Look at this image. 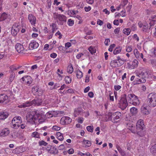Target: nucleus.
<instances>
[{
  "label": "nucleus",
  "instance_id": "obj_1",
  "mask_svg": "<svg viewBox=\"0 0 156 156\" xmlns=\"http://www.w3.org/2000/svg\"><path fill=\"white\" fill-rule=\"evenodd\" d=\"M40 117V114L37 112H32L26 116L27 122L32 124H36L38 122L40 123L43 122L44 119H41Z\"/></svg>",
  "mask_w": 156,
  "mask_h": 156
},
{
  "label": "nucleus",
  "instance_id": "obj_2",
  "mask_svg": "<svg viewBox=\"0 0 156 156\" xmlns=\"http://www.w3.org/2000/svg\"><path fill=\"white\" fill-rule=\"evenodd\" d=\"M149 73L148 71H142L140 73H136V76L140 78H137L136 80V84H139L145 82L146 80L145 79L148 78Z\"/></svg>",
  "mask_w": 156,
  "mask_h": 156
},
{
  "label": "nucleus",
  "instance_id": "obj_3",
  "mask_svg": "<svg viewBox=\"0 0 156 156\" xmlns=\"http://www.w3.org/2000/svg\"><path fill=\"white\" fill-rule=\"evenodd\" d=\"M148 106L150 108H154L156 106V94L151 93L149 94L147 99Z\"/></svg>",
  "mask_w": 156,
  "mask_h": 156
},
{
  "label": "nucleus",
  "instance_id": "obj_4",
  "mask_svg": "<svg viewBox=\"0 0 156 156\" xmlns=\"http://www.w3.org/2000/svg\"><path fill=\"white\" fill-rule=\"evenodd\" d=\"M118 104L119 107L122 110H124L127 107L128 105V103L126 94H124L120 97Z\"/></svg>",
  "mask_w": 156,
  "mask_h": 156
},
{
  "label": "nucleus",
  "instance_id": "obj_5",
  "mask_svg": "<svg viewBox=\"0 0 156 156\" xmlns=\"http://www.w3.org/2000/svg\"><path fill=\"white\" fill-rule=\"evenodd\" d=\"M53 17L55 20H57L58 24L60 25H63L66 21L67 18L63 15L55 12L53 13Z\"/></svg>",
  "mask_w": 156,
  "mask_h": 156
},
{
  "label": "nucleus",
  "instance_id": "obj_6",
  "mask_svg": "<svg viewBox=\"0 0 156 156\" xmlns=\"http://www.w3.org/2000/svg\"><path fill=\"white\" fill-rule=\"evenodd\" d=\"M127 98L129 102L134 105H137L140 103V102L138 100L137 96L134 94H128Z\"/></svg>",
  "mask_w": 156,
  "mask_h": 156
},
{
  "label": "nucleus",
  "instance_id": "obj_7",
  "mask_svg": "<svg viewBox=\"0 0 156 156\" xmlns=\"http://www.w3.org/2000/svg\"><path fill=\"white\" fill-rule=\"evenodd\" d=\"M121 115V113L119 112L111 113L109 115V118L112 122H117L120 119Z\"/></svg>",
  "mask_w": 156,
  "mask_h": 156
},
{
  "label": "nucleus",
  "instance_id": "obj_8",
  "mask_svg": "<svg viewBox=\"0 0 156 156\" xmlns=\"http://www.w3.org/2000/svg\"><path fill=\"white\" fill-rule=\"evenodd\" d=\"M72 121L71 119L68 116H63L60 120L61 124L63 125H66L70 123Z\"/></svg>",
  "mask_w": 156,
  "mask_h": 156
},
{
  "label": "nucleus",
  "instance_id": "obj_9",
  "mask_svg": "<svg viewBox=\"0 0 156 156\" xmlns=\"http://www.w3.org/2000/svg\"><path fill=\"white\" fill-rule=\"evenodd\" d=\"M48 152L50 154H56L58 153L57 149L55 147L49 145L46 148Z\"/></svg>",
  "mask_w": 156,
  "mask_h": 156
},
{
  "label": "nucleus",
  "instance_id": "obj_10",
  "mask_svg": "<svg viewBox=\"0 0 156 156\" xmlns=\"http://www.w3.org/2000/svg\"><path fill=\"white\" fill-rule=\"evenodd\" d=\"M15 48L19 53H23L25 52V48L23 45L20 43H17L15 46Z\"/></svg>",
  "mask_w": 156,
  "mask_h": 156
},
{
  "label": "nucleus",
  "instance_id": "obj_11",
  "mask_svg": "<svg viewBox=\"0 0 156 156\" xmlns=\"http://www.w3.org/2000/svg\"><path fill=\"white\" fill-rule=\"evenodd\" d=\"M9 101L8 98L5 94H0V103L6 104Z\"/></svg>",
  "mask_w": 156,
  "mask_h": 156
},
{
  "label": "nucleus",
  "instance_id": "obj_12",
  "mask_svg": "<svg viewBox=\"0 0 156 156\" xmlns=\"http://www.w3.org/2000/svg\"><path fill=\"white\" fill-rule=\"evenodd\" d=\"M20 29V26L13 25L11 30V33L13 36H16L19 32Z\"/></svg>",
  "mask_w": 156,
  "mask_h": 156
},
{
  "label": "nucleus",
  "instance_id": "obj_13",
  "mask_svg": "<svg viewBox=\"0 0 156 156\" xmlns=\"http://www.w3.org/2000/svg\"><path fill=\"white\" fill-rule=\"evenodd\" d=\"M22 122V120L21 117L20 116H15L14 117L12 121V123L13 124L15 127L18 126V125H16L15 123H21Z\"/></svg>",
  "mask_w": 156,
  "mask_h": 156
},
{
  "label": "nucleus",
  "instance_id": "obj_14",
  "mask_svg": "<svg viewBox=\"0 0 156 156\" xmlns=\"http://www.w3.org/2000/svg\"><path fill=\"white\" fill-rule=\"evenodd\" d=\"M31 104L30 106L34 105H35L39 106L41 105L42 103V100L40 98H35L31 101H29Z\"/></svg>",
  "mask_w": 156,
  "mask_h": 156
},
{
  "label": "nucleus",
  "instance_id": "obj_15",
  "mask_svg": "<svg viewBox=\"0 0 156 156\" xmlns=\"http://www.w3.org/2000/svg\"><path fill=\"white\" fill-rule=\"evenodd\" d=\"M39 46V44L36 41H32L29 44V48L30 50H33L34 49L37 48Z\"/></svg>",
  "mask_w": 156,
  "mask_h": 156
},
{
  "label": "nucleus",
  "instance_id": "obj_16",
  "mask_svg": "<svg viewBox=\"0 0 156 156\" xmlns=\"http://www.w3.org/2000/svg\"><path fill=\"white\" fill-rule=\"evenodd\" d=\"M144 125L143 120L141 119L139 120L136 123V129L140 130V129H143Z\"/></svg>",
  "mask_w": 156,
  "mask_h": 156
},
{
  "label": "nucleus",
  "instance_id": "obj_17",
  "mask_svg": "<svg viewBox=\"0 0 156 156\" xmlns=\"http://www.w3.org/2000/svg\"><path fill=\"white\" fill-rule=\"evenodd\" d=\"M9 133V130L7 128H4L0 131V136H5Z\"/></svg>",
  "mask_w": 156,
  "mask_h": 156
},
{
  "label": "nucleus",
  "instance_id": "obj_18",
  "mask_svg": "<svg viewBox=\"0 0 156 156\" xmlns=\"http://www.w3.org/2000/svg\"><path fill=\"white\" fill-rule=\"evenodd\" d=\"M120 62H118L117 60H114L112 61L110 64V66L113 68L119 67L121 65L119 63Z\"/></svg>",
  "mask_w": 156,
  "mask_h": 156
},
{
  "label": "nucleus",
  "instance_id": "obj_19",
  "mask_svg": "<svg viewBox=\"0 0 156 156\" xmlns=\"http://www.w3.org/2000/svg\"><path fill=\"white\" fill-rule=\"evenodd\" d=\"M24 151L23 148L21 147H18L13 150L12 152L14 154H18Z\"/></svg>",
  "mask_w": 156,
  "mask_h": 156
},
{
  "label": "nucleus",
  "instance_id": "obj_20",
  "mask_svg": "<svg viewBox=\"0 0 156 156\" xmlns=\"http://www.w3.org/2000/svg\"><path fill=\"white\" fill-rule=\"evenodd\" d=\"M28 20L31 24L34 25L35 24L36 22L35 17L32 14H29L28 17Z\"/></svg>",
  "mask_w": 156,
  "mask_h": 156
},
{
  "label": "nucleus",
  "instance_id": "obj_21",
  "mask_svg": "<svg viewBox=\"0 0 156 156\" xmlns=\"http://www.w3.org/2000/svg\"><path fill=\"white\" fill-rule=\"evenodd\" d=\"M9 115L8 112H0V119L4 120L7 118Z\"/></svg>",
  "mask_w": 156,
  "mask_h": 156
},
{
  "label": "nucleus",
  "instance_id": "obj_22",
  "mask_svg": "<svg viewBox=\"0 0 156 156\" xmlns=\"http://www.w3.org/2000/svg\"><path fill=\"white\" fill-rule=\"evenodd\" d=\"M134 133H135L136 132L137 134L140 136H142L144 135V132L143 130V129H140V130L136 129V132H133Z\"/></svg>",
  "mask_w": 156,
  "mask_h": 156
},
{
  "label": "nucleus",
  "instance_id": "obj_23",
  "mask_svg": "<svg viewBox=\"0 0 156 156\" xmlns=\"http://www.w3.org/2000/svg\"><path fill=\"white\" fill-rule=\"evenodd\" d=\"M30 104H31L30 102H29V101H27L22 104L19 105L18 107L20 108H25L30 106Z\"/></svg>",
  "mask_w": 156,
  "mask_h": 156
},
{
  "label": "nucleus",
  "instance_id": "obj_24",
  "mask_svg": "<svg viewBox=\"0 0 156 156\" xmlns=\"http://www.w3.org/2000/svg\"><path fill=\"white\" fill-rule=\"evenodd\" d=\"M56 136L57 138L59 140L61 141L63 140V137L62 134L59 132L56 133Z\"/></svg>",
  "mask_w": 156,
  "mask_h": 156
},
{
  "label": "nucleus",
  "instance_id": "obj_25",
  "mask_svg": "<svg viewBox=\"0 0 156 156\" xmlns=\"http://www.w3.org/2000/svg\"><path fill=\"white\" fill-rule=\"evenodd\" d=\"M150 151L153 154L156 155V144L152 146L150 149Z\"/></svg>",
  "mask_w": 156,
  "mask_h": 156
},
{
  "label": "nucleus",
  "instance_id": "obj_26",
  "mask_svg": "<svg viewBox=\"0 0 156 156\" xmlns=\"http://www.w3.org/2000/svg\"><path fill=\"white\" fill-rule=\"evenodd\" d=\"M88 50L91 54H93L96 52L95 48L92 46H91L89 47Z\"/></svg>",
  "mask_w": 156,
  "mask_h": 156
},
{
  "label": "nucleus",
  "instance_id": "obj_27",
  "mask_svg": "<svg viewBox=\"0 0 156 156\" xmlns=\"http://www.w3.org/2000/svg\"><path fill=\"white\" fill-rule=\"evenodd\" d=\"M122 50V48L121 47L116 48L114 50L113 53L115 55H116L120 53Z\"/></svg>",
  "mask_w": 156,
  "mask_h": 156
},
{
  "label": "nucleus",
  "instance_id": "obj_28",
  "mask_svg": "<svg viewBox=\"0 0 156 156\" xmlns=\"http://www.w3.org/2000/svg\"><path fill=\"white\" fill-rule=\"evenodd\" d=\"M141 113L144 115H147L149 113L148 110L145 107H142L141 109Z\"/></svg>",
  "mask_w": 156,
  "mask_h": 156
},
{
  "label": "nucleus",
  "instance_id": "obj_29",
  "mask_svg": "<svg viewBox=\"0 0 156 156\" xmlns=\"http://www.w3.org/2000/svg\"><path fill=\"white\" fill-rule=\"evenodd\" d=\"M32 136L33 137L40 138V134L37 132H34L32 134Z\"/></svg>",
  "mask_w": 156,
  "mask_h": 156
},
{
  "label": "nucleus",
  "instance_id": "obj_30",
  "mask_svg": "<svg viewBox=\"0 0 156 156\" xmlns=\"http://www.w3.org/2000/svg\"><path fill=\"white\" fill-rule=\"evenodd\" d=\"M39 88V87L37 86H34L32 88V92L33 93H34L36 94H37V92H38V90H38Z\"/></svg>",
  "mask_w": 156,
  "mask_h": 156
},
{
  "label": "nucleus",
  "instance_id": "obj_31",
  "mask_svg": "<svg viewBox=\"0 0 156 156\" xmlns=\"http://www.w3.org/2000/svg\"><path fill=\"white\" fill-rule=\"evenodd\" d=\"M83 142L84 144H86L85 147H90L91 145V143L90 141L84 140L83 141Z\"/></svg>",
  "mask_w": 156,
  "mask_h": 156
},
{
  "label": "nucleus",
  "instance_id": "obj_32",
  "mask_svg": "<svg viewBox=\"0 0 156 156\" xmlns=\"http://www.w3.org/2000/svg\"><path fill=\"white\" fill-rule=\"evenodd\" d=\"M130 111L131 113L134 115L136 114L138 112V110L136 108L133 107L131 108L130 109Z\"/></svg>",
  "mask_w": 156,
  "mask_h": 156
},
{
  "label": "nucleus",
  "instance_id": "obj_33",
  "mask_svg": "<svg viewBox=\"0 0 156 156\" xmlns=\"http://www.w3.org/2000/svg\"><path fill=\"white\" fill-rule=\"evenodd\" d=\"M53 111H49L45 115V116L47 118H50L53 117Z\"/></svg>",
  "mask_w": 156,
  "mask_h": 156
},
{
  "label": "nucleus",
  "instance_id": "obj_34",
  "mask_svg": "<svg viewBox=\"0 0 156 156\" xmlns=\"http://www.w3.org/2000/svg\"><path fill=\"white\" fill-rule=\"evenodd\" d=\"M73 71V67L72 65L69 66L67 68V72L69 73H72Z\"/></svg>",
  "mask_w": 156,
  "mask_h": 156
},
{
  "label": "nucleus",
  "instance_id": "obj_35",
  "mask_svg": "<svg viewBox=\"0 0 156 156\" xmlns=\"http://www.w3.org/2000/svg\"><path fill=\"white\" fill-rule=\"evenodd\" d=\"M83 76V73L80 70L77 71L76 76L78 78H81Z\"/></svg>",
  "mask_w": 156,
  "mask_h": 156
},
{
  "label": "nucleus",
  "instance_id": "obj_36",
  "mask_svg": "<svg viewBox=\"0 0 156 156\" xmlns=\"http://www.w3.org/2000/svg\"><path fill=\"white\" fill-rule=\"evenodd\" d=\"M27 78L26 81L27 84H31L32 82V80L31 77L30 76H27Z\"/></svg>",
  "mask_w": 156,
  "mask_h": 156
},
{
  "label": "nucleus",
  "instance_id": "obj_37",
  "mask_svg": "<svg viewBox=\"0 0 156 156\" xmlns=\"http://www.w3.org/2000/svg\"><path fill=\"white\" fill-rule=\"evenodd\" d=\"M38 144L39 146H46L48 143L45 142V141L42 140L39 141Z\"/></svg>",
  "mask_w": 156,
  "mask_h": 156
},
{
  "label": "nucleus",
  "instance_id": "obj_38",
  "mask_svg": "<svg viewBox=\"0 0 156 156\" xmlns=\"http://www.w3.org/2000/svg\"><path fill=\"white\" fill-rule=\"evenodd\" d=\"M81 111L79 109L77 108L75 110L74 114L75 117L77 116L80 113Z\"/></svg>",
  "mask_w": 156,
  "mask_h": 156
},
{
  "label": "nucleus",
  "instance_id": "obj_39",
  "mask_svg": "<svg viewBox=\"0 0 156 156\" xmlns=\"http://www.w3.org/2000/svg\"><path fill=\"white\" fill-rule=\"evenodd\" d=\"M21 66H19L18 67H16L15 66H12L10 67V69L11 72H13L14 71H15L17 70L18 69H19L20 68Z\"/></svg>",
  "mask_w": 156,
  "mask_h": 156
},
{
  "label": "nucleus",
  "instance_id": "obj_40",
  "mask_svg": "<svg viewBox=\"0 0 156 156\" xmlns=\"http://www.w3.org/2000/svg\"><path fill=\"white\" fill-rule=\"evenodd\" d=\"M50 27H52V32L53 33L57 29L56 28L57 25L55 23H52L51 25H50Z\"/></svg>",
  "mask_w": 156,
  "mask_h": 156
},
{
  "label": "nucleus",
  "instance_id": "obj_41",
  "mask_svg": "<svg viewBox=\"0 0 156 156\" xmlns=\"http://www.w3.org/2000/svg\"><path fill=\"white\" fill-rule=\"evenodd\" d=\"M131 30L130 29H124L123 30V33L127 35H128L130 33Z\"/></svg>",
  "mask_w": 156,
  "mask_h": 156
},
{
  "label": "nucleus",
  "instance_id": "obj_42",
  "mask_svg": "<svg viewBox=\"0 0 156 156\" xmlns=\"http://www.w3.org/2000/svg\"><path fill=\"white\" fill-rule=\"evenodd\" d=\"M151 52L153 57H156V48L152 49L151 50Z\"/></svg>",
  "mask_w": 156,
  "mask_h": 156
},
{
  "label": "nucleus",
  "instance_id": "obj_43",
  "mask_svg": "<svg viewBox=\"0 0 156 156\" xmlns=\"http://www.w3.org/2000/svg\"><path fill=\"white\" fill-rule=\"evenodd\" d=\"M65 80L66 83L69 84L71 81V79L69 76H66L65 77Z\"/></svg>",
  "mask_w": 156,
  "mask_h": 156
},
{
  "label": "nucleus",
  "instance_id": "obj_44",
  "mask_svg": "<svg viewBox=\"0 0 156 156\" xmlns=\"http://www.w3.org/2000/svg\"><path fill=\"white\" fill-rule=\"evenodd\" d=\"M138 62L137 60L134 59L132 62V65L134 68L136 67L138 65Z\"/></svg>",
  "mask_w": 156,
  "mask_h": 156
},
{
  "label": "nucleus",
  "instance_id": "obj_45",
  "mask_svg": "<svg viewBox=\"0 0 156 156\" xmlns=\"http://www.w3.org/2000/svg\"><path fill=\"white\" fill-rule=\"evenodd\" d=\"M116 147L119 152L121 154H124V151L122 150L121 148L118 145H116Z\"/></svg>",
  "mask_w": 156,
  "mask_h": 156
},
{
  "label": "nucleus",
  "instance_id": "obj_46",
  "mask_svg": "<svg viewBox=\"0 0 156 156\" xmlns=\"http://www.w3.org/2000/svg\"><path fill=\"white\" fill-rule=\"evenodd\" d=\"M134 53L137 58H139V53L137 49H135L134 50Z\"/></svg>",
  "mask_w": 156,
  "mask_h": 156
},
{
  "label": "nucleus",
  "instance_id": "obj_47",
  "mask_svg": "<svg viewBox=\"0 0 156 156\" xmlns=\"http://www.w3.org/2000/svg\"><path fill=\"white\" fill-rule=\"evenodd\" d=\"M87 129L88 132L92 133L93 132V126H88L87 127Z\"/></svg>",
  "mask_w": 156,
  "mask_h": 156
},
{
  "label": "nucleus",
  "instance_id": "obj_48",
  "mask_svg": "<svg viewBox=\"0 0 156 156\" xmlns=\"http://www.w3.org/2000/svg\"><path fill=\"white\" fill-rule=\"evenodd\" d=\"M74 23V21L73 20L71 19H69L68 21V24L69 26H73Z\"/></svg>",
  "mask_w": 156,
  "mask_h": 156
},
{
  "label": "nucleus",
  "instance_id": "obj_49",
  "mask_svg": "<svg viewBox=\"0 0 156 156\" xmlns=\"http://www.w3.org/2000/svg\"><path fill=\"white\" fill-rule=\"evenodd\" d=\"M15 76V73H12L10 76L9 78V81L11 83L14 79Z\"/></svg>",
  "mask_w": 156,
  "mask_h": 156
},
{
  "label": "nucleus",
  "instance_id": "obj_50",
  "mask_svg": "<svg viewBox=\"0 0 156 156\" xmlns=\"http://www.w3.org/2000/svg\"><path fill=\"white\" fill-rule=\"evenodd\" d=\"M148 26L147 23H145V25L143 27L142 30L144 32H146L147 29H148Z\"/></svg>",
  "mask_w": 156,
  "mask_h": 156
},
{
  "label": "nucleus",
  "instance_id": "obj_51",
  "mask_svg": "<svg viewBox=\"0 0 156 156\" xmlns=\"http://www.w3.org/2000/svg\"><path fill=\"white\" fill-rule=\"evenodd\" d=\"M115 46V44H111L109 46L108 49V51L110 52L112 51L113 48H114Z\"/></svg>",
  "mask_w": 156,
  "mask_h": 156
},
{
  "label": "nucleus",
  "instance_id": "obj_52",
  "mask_svg": "<svg viewBox=\"0 0 156 156\" xmlns=\"http://www.w3.org/2000/svg\"><path fill=\"white\" fill-rule=\"evenodd\" d=\"M150 22L149 23L150 24V27H149V29H151V27L152 26H153L154 25V24L156 22L153 21V20H150Z\"/></svg>",
  "mask_w": 156,
  "mask_h": 156
},
{
  "label": "nucleus",
  "instance_id": "obj_53",
  "mask_svg": "<svg viewBox=\"0 0 156 156\" xmlns=\"http://www.w3.org/2000/svg\"><path fill=\"white\" fill-rule=\"evenodd\" d=\"M21 123H15L16 125H18V126L17 127H15V126L13 124L11 123V126L12 128H13L15 129H18L20 126V124Z\"/></svg>",
  "mask_w": 156,
  "mask_h": 156
},
{
  "label": "nucleus",
  "instance_id": "obj_54",
  "mask_svg": "<svg viewBox=\"0 0 156 156\" xmlns=\"http://www.w3.org/2000/svg\"><path fill=\"white\" fill-rule=\"evenodd\" d=\"M7 15L5 13H3L1 15V18L3 20H5L7 18Z\"/></svg>",
  "mask_w": 156,
  "mask_h": 156
},
{
  "label": "nucleus",
  "instance_id": "obj_55",
  "mask_svg": "<svg viewBox=\"0 0 156 156\" xmlns=\"http://www.w3.org/2000/svg\"><path fill=\"white\" fill-rule=\"evenodd\" d=\"M132 50V47L131 46H128L126 47V51L127 52H129L131 51Z\"/></svg>",
  "mask_w": 156,
  "mask_h": 156
},
{
  "label": "nucleus",
  "instance_id": "obj_56",
  "mask_svg": "<svg viewBox=\"0 0 156 156\" xmlns=\"http://www.w3.org/2000/svg\"><path fill=\"white\" fill-rule=\"evenodd\" d=\"M52 129L55 130H59L60 129V128L56 126H53Z\"/></svg>",
  "mask_w": 156,
  "mask_h": 156
},
{
  "label": "nucleus",
  "instance_id": "obj_57",
  "mask_svg": "<svg viewBox=\"0 0 156 156\" xmlns=\"http://www.w3.org/2000/svg\"><path fill=\"white\" fill-rule=\"evenodd\" d=\"M150 20H152L156 22V15L152 16L150 18Z\"/></svg>",
  "mask_w": 156,
  "mask_h": 156
},
{
  "label": "nucleus",
  "instance_id": "obj_58",
  "mask_svg": "<svg viewBox=\"0 0 156 156\" xmlns=\"http://www.w3.org/2000/svg\"><path fill=\"white\" fill-rule=\"evenodd\" d=\"M83 121V118L82 117H79L78 119V122L80 123H82Z\"/></svg>",
  "mask_w": 156,
  "mask_h": 156
},
{
  "label": "nucleus",
  "instance_id": "obj_59",
  "mask_svg": "<svg viewBox=\"0 0 156 156\" xmlns=\"http://www.w3.org/2000/svg\"><path fill=\"white\" fill-rule=\"evenodd\" d=\"M71 43L70 42H67L65 44V46L66 48H68L71 46Z\"/></svg>",
  "mask_w": 156,
  "mask_h": 156
},
{
  "label": "nucleus",
  "instance_id": "obj_60",
  "mask_svg": "<svg viewBox=\"0 0 156 156\" xmlns=\"http://www.w3.org/2000/svg\"><path fill=\"white\" fill-rule=\"evenodd\" d=\"M120 28L118 27L116 28L114 30V32L115 34H118L119 32Z\"/></svg>",
  "mask_w": 156,
  "mask_h": 156
},
{
  "label": "nucleus",
  "instance_id": "obj_61",
  "mask_svg": "<svg viewBox=\"0 0 156 156\" xmlns=\"http://www.w3.org/2000/svg\"><path fill=\"white\" fill-rule=\"evenodd\" d=\"M74 150L72 148H71L68 151V152L69 154H72L74 153Z\"/></svg>",
  "mask_w": 156,
  "mask_h": 156
},
{
  "label": "nucleus",
  "instance_id": "obj_62",
  "mask_svg": "<svg viewBox=\"0 0 156 156\" xmlns=\"http://www.w3.org/2000/svg\"><path fill=\"white\" fill-rule=\"evenodd\" d=\"M84 9L86 12H87L90 10L91 8L90 6H88V7H85Z\"/></svg>",
  "mask_w": 156,
  "mask_h": 156
},
{
  "label": "nucleus",
  "instance_id": "obj_63",
  "mask_svg": "<svg viewBox=\"0 0 156 156\" xmlns=\"http://www.w3.org/2000/svg\"><path fill=\"white\" fill-rule=\"evenodd\" d=\"M83 55V54L82 53H80L76 55V57L78 59H79L81 57L82 55Z\"/></svg>",
  "mask_w": 156,
  "mask_h": 156
},
{
  "label": "nucleus",
  "instance_id": "obj_64",
  "mask_svg": "<svg viewBox=\"0 0 156 156\" xmlns=\"http://www.w3.org/2000/svg\"><path fill=\"white\" fill-rule=\"evenodd\" d=\"M114 88L115 90H118L121 88V87L120 85H116L114 86Z\"/></svg>",
  "mask_w": 156,
  "mask_h": 156
}]
</instances>
